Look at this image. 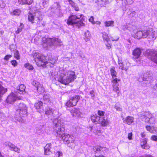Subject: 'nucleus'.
Listing matches in <instances>:
<instances>
[{
	"mask_svg": "<svg viewBox=\"0 0 157 157\" xmlns=\"http://www.w3.org/2000/svg\"><path fill=\"white\" fill-rule=\"evenodd\" d=\"M55 156L56 157H60L63 156V153L60 151H57L55 153Z\"/></svg>",
	"mask_w": 157,
	"mask_h": 157,
	"instance_id": "49530a36",
	"label": "nucleus"
},
{
	"mask_svg": "<svg viewBox=\"0 0 157 157\" xmlns=\"http://www.w3.org/2000/svg\"><path fill=\"white\" fill-rule=\"evenodd\" d=\"M101 117L98 116L96 114L92 115L91 116V119L92 121L96 124L100 123Z\"/></svg>",
	"mask_w": 157,
	"mask_h": 157,
	"instance_id": "5701e85b",
	"label": "nucleus"
},
{
	"mask_svg": "<svg viewBox=\"0 0 157 157\" xmlns=\"http://www.w3.org/2000/svg\"><path fill=\"white\" fill-rule=\"evenodd\" d=\"M33 0H18L17 2L18 5L20 4L29 5L33 3Z\"/></svg>",
	"mask_w": 157,
	"mask_h": 157,
	"instance_id": "a878e982",
	"label": "nucleus"
},
{
	"mask_svg": "<svg viewBox=\"0 0 157 157\" xmlns=\"http://www.w3.org/2000/svg\"><path fill=\"white\" fill-rule=\"evenodd\" d=\"M87 94H90L92 98H94L95 95L94 94V91L93 90H92L91 91L87 92Z\"/></svg>",
	"mask_w": 157,
	"mask_h": 157,
	"instance_id": "de8ad7c7",
	"label": "nucleus"
},
{
	"mask_svg": "<svg viewBox=\"0 0 157 157\" xmlns=\"http://www.w3.org/2000/svg\"><path fill=\"white\" fill-rule=\"evenodd\" d=\"M50 8L51 11L54 13L58 17H61L63 15L60 6L58 2L54 3Z\"/></svg>",
	"mask_w": 157,
	"mask_h": 157,
	"instance_id": "9b49d317",
	"label": "nucleus"
},
{
	"mask_svg": "<svg viewBox=\"0 0 157 157\" xmlns=\"http://www.w3.org/2000/svg\"><path fill=\"white\" fill-rule=\"evenodd\" d=\"M84 39L86 41H88L91 37V34L88 30H87L84 33Z\"/></svg>",
	"mask_w": 157,
	"mask_h": 157,
	"instance_id": "c85d7f7f",
	"label": "nucleus"
},
{
	"mask_svg": "<svg viewBox=\"0 0 157 157\" xmlns=\"http://www.w3.org/2000/svg\"><path fill=\"white\" fill-rule=\"evenodd\" d=\"M3 33H4V32L3 31H0V35H2L3 34Z\"/></svg>",
	"mask_w": 157,
	"mask_h": 157,
	"instance_id": "69168bd1",
	"label": "nucleus"
},
{
	"mask_svg": "<svg viewBox=\"0 0 157 157\" xmlns=\"http://www.w3.org/2000/svg\"><path fill=\"white\" fill-rule=\"evenodd\" d=\"M94 157H105V156H104L103 155H99V156H96V155H95L94 156Z\"/></svg>",
	"mask_w": 157,
	"mask_h": 157,
	"instance_id": "0e129e2a",
	"label": "nucleus"
},
{
	"mask_svg": "<svg viewBox=\"0 0 157 157\" xmlns=\"http://www.w3.org/2000/svg\"><path fill=\"white\" fill-rule=\"evenodd\" d=\"M98 114L99 116L101 117L103 116L105 114V112L101 110H98Z\"/></svg>",
	"mask_w": 157,
	"mask_h": 157,
	"instance_id": "8fccbe9b",
	"label": "nucleus"
},
{
	"mask_svg": "<svg viewBox=\"0 0 157 157\" xmlns=\"http://www.w3.org/2000/svg\"><path fill=\"white\" fill-rule=\"evenodd\" d=\"M147 139L146 138L142 139L140 143V145L141 147L145 149H148L150 147L149 145L147 144Z\"/></svg>",
	"mask_w": 157,
	"mask_h": 157,
	"instance_id": "6ab92c4d",
	"label": "nucleus"
},
{
	"mask_svg": "<svg viewBox=\"0 0 157 157\" xmlns=\"http://www.w3.org/2000/svg\"><path fill=\"white\" fill-rule=\"evenodd\" d=\"M94 152L97 153L98 151H100V146H97L94 147L93 148Z\"/></svg>",
	"mask_w": 157,
	"mask_h": 157,
	"instance_id": "c03bdc74",
	"label": "nucleus"
},
{
	"mask_svg": "<svg viewBox=\"0 0 157 157\" xmlns=\"http://www.w3.org/2000/svg\"><path fill=\"white\" fill-rule=\"evenodd\" d=\"M136 12L135 11H133L132 13H131V15L133 16V15H135V14Z\"/></svg>",
	"mask_w": 157,
	"mask_h": 157,
	"instance_id": "e2e57ef3",
	"label": "nucleus"
},
{
	"mask_svg": "<svg viewBox=\"0 0 157 157\" xmlns=\"http://www.w3.org/2000/svg\"><path fill=\"white\" fill-rule=\"evenodd\" d=\"M111 74L113 78H114L116 77L117 72H116L115 67H113L110 70Z\"/></svg>",
	"mask_w": 157,
	"mask_h": 157,
	"instance_id": "c9c22d12",
	"label": "nucleus"
},
{
	"mask_svg": "<svg viewBox=\"0 0 157 157\" xmlns=\"http://www.w3.org/2000/svg\"><path fill=\"white\" fill-rule=\"evenodd\" d=\"M102 38L104 42H109L110 39L109 38L108 35L105 33H102Z\"/></svg>",
	"mask_w": 157,
	"mask_h": 157,
	"instance_id": "7c9ffc66",
	"label": "nucleus"
},
{
	"mask_svg": "<svg viewBox=\"0 0 157 157\" xmlns=\"http://www.w3.org/2000/svg\"><path fill=\"white\" fill-rule=\"evenodd\" d=\"M58 74L60 75L59 81L61 83L67 85L73 81L76 78L75 72L71 71L64 70L60 68Z\"/></svg>",
	"mask_w": 157,
	"mask_h": 157,
	"instance_id": "7ed1b4c3",
	"label": "nucleus"
},
{
	"mask_svg": "<svg viewBox=\"0 0 157 157\" xmlns=\"http://www.w3.org/2000/svg\"><path fill=\"white\" fill-rule=\"evenodd\" d=\"M105 45H106V48L108 49H109L111 48V45H112L109 43V42H105Z\"/></svg>",
	"mask_w": 157,
	"mask_h": 157,
	"instance_id": "3c124183",
	"label": "nucleus"
},
{
	"mask_svg": "<svg viewBox=\"0 0 157 157\" xmlns=\"http://www.w3.org/2000/svg\"><path fill=\"white\" fill-rule=\"evenodd\" d=\"M14 57L17 59L19 60L20 59V54L19 52L17 50H16L14 51Z\"/></svg>",
	"mask_w": 157,
	"mask_h": 157,
	"instance_id": "4c0bfd02",
	"label": "nucleus"
},
{
	"mask_svg": "<svg viewBox=\"0 0 157 157\" xmlns=\"http://www.w3.org/2000/svg\"><path fill=\"white\" fill-rule=\"evenodd\" d=\"M50 95L49 94H44L43 96L44 100L46 102H48L49 101Z\"/></svg>",
	"mask_w": 157,
	"mask_h": 157,
	"instance_id": "79ce46f5",
	"label": "nucleus"
},
{
	"mask_svg": "<svg viewBox=\"0 0 157 157\" xmlns=\"http://www.w3.org/2000/svg\"><path fill=\"white\" fill-rule=\"evenodd\" d=\"M32 55L36 65L39 67L42 66L44 67L46 66L52 67L57 60L56 58H55L50 57L48 58V61H47L45 56L36 51H33Z\"/></svg>",
	"mask_w": 157,
	"mask_h": 157,
	"instance_id": "f03ea898",
	"label": "nucleus"
},
{
	"mask_svg": "<svg viewBox=\"0 0 157 157\" xmlns=\"http://www.w3.org/2000/svg\"><path fill=\"white\" fill-rule=\"evenodd\" d=\"M67 2H68L71 6L74 8L75 10L76 11L79 10V8L76 4L71 0H67Z\"/></svg>",
	"mask_w": 157,
	"mask_h": 157,
	"instance_id": "473e14b6",
	"label": "nucleus"
},
{
	"mask_svg": "<svg viewBox=\"0 0 157 157\" xmlns=\"http://www.w3.org/2000/svg\"><path fill=\"white\" fill-rule=\"evenodd\" d=\"M45 113L46 114L51 115L54 117H55L58 114V112L56 110L48 107L46 108Z\"/></svg>",
	"mask_w": 157,
	"mask_h": 157,
	"instance_id": "dca6fc26",
	"label": "nucleus"
},
{
	"mask_svg": "<svg viewBox=\"0 0 157 157\" xmlns=\"http://www.w3.org/2000/svg\"><path fill=\"white\" fill-rule=\"evenodd\" d=\"M122 120L124 123L128 125H130L133 123L134 118L133 117L128 116L125 118H123Z\"/></svg>",
	"mask_w": 157,
	"mask_h": 157,
	"instance_id": "aec40b11",
	"label": "nucleus"
},
{
	"mask_svg": "<svg viewBox=\"0 0 157 157\" xmlns=\"http://www.w3.org/2000/svg\"><path fill=\"white\" fill-rule=\"evenodd\" d=\"M152 76V74L151 71H149L144 74L143 75V81H147L149 82H151Z\"/></svg>",
	"mask_w": 157,
	"mask_h": 157,
	"instance_id": "a211bd4d",
	"label": "nucleus"
},
{
	"mask_svg": "<svg viewBox=\"0 0 157 157\" xmlns=\"http://www.w3.org/2000/svg\"><path fill=\"white\" fill-rule=\"evenodd\" d=\"M118 63L120 65L119 68L120 69H121L122 70H124L125 71L127 70V69L123 66V64L121 62V61H119Z\"/></svg>",
	"mask_w": 157,
	"mask_h": 157,
	"instance_id": "a18cd8bd",
	"label": "nucleus"
},
{
	"mask_svg": "<svg viewBox=\"0 0 157 157\" xmlns=\"http://www.w3.org/2000/svg\"><path fill=\"white\" fill-rule=\"evenodd\" d=\"M49 0H42L43 3L44 4V5H45L46 4L47 2H48Z\"/></svg>",
	"mask_w": 157,
	"mask_h": 157,
	"instance_id": "13d9d810",
	"label": "nucleus"
},
{
	"mask_svg": "<svg viewBox=\"0 0 157 157\" xmlns=\"http://www.w3.org/2000/svg\"><path fill=\"white\" fill-rule=\"evenodd\" d=\"M29 20L32 23H36L40 25L44 26V23H42V16L41 12L36 11L33 13H29L28 17Z\"/></svg>",
	"mask_w": 157,
	"mask_h": 157,
	"instance_id": "423d86ee",
	"label": "nucleus"
},
{
	"mask_svg": "<svg viewBox=\"0 0 157 157\" xmlns=\"http://www.w3.org/2000/svg\"><path fill=\"white\" fill-rule=\"evenodd\" d=\"M89 20L90 22H91L93 24H94L96 23L94 21V18L92 16H91L90 17Z\"/></svg>",
	"mask_w": 157,
	"mask_h": 157,
	"instance_id": "603ef678",
	"label": "nucleus"
},
{
	"mask_svg": "<svg viewBox=\"0 0 157 157\" xmlns=\"http://www.w3.org/2000/svg\"><path fill=\"white\" fill-rule=\"evenodd\" d=\"M146 54L149 59L157 66V51L155 49H149L146 51Z\"/></svg>",
	"mask_w": 157,
	"mask_h": 157,
	"instance_id": "9d476101",
	"label": "nucleus"
},
{
	"mask_svg": "<svg viewBox=\"0 0 157 157\" xmlns=\"http://www.w3.org/2000/svg\"><path fill=\"white\" fill-rule=\"evenodd\" d=\"M151 139L153 141L157 142V136L155 135H152L151 137Z\"/></svg>",
	"mask_w": 157,
	"mask_h": 157,
	"instance_id": "09e8293b",
	"label": "nucleus"
},
{
	"mask_svg": "<svg viewBox=\"0 0 157 157\" xmlns=\"http://www.w3.org/2000/svg\"><path fill=\"white\" fill-rule=\"evenodd\" d=\"M54 129L56 133V136L61 138L64 143L72 149L75 148L76 143L75 137L72 135L65 134L64 125L61 120L56 119L53 121Z\"/></svg>",
	"mask_w": 157,
	"mask_h": 157,
	"instance_id": "f257e3e1",
	"label": "nucleus"
},
{
	"mask_svg": "<svg viewBox=\"0 0 157 157\" xmlns=\"http://www.w3.org/2000/svg\"><path fill=\"white\" fill-rule=\"evenodd\" d=\"M42 40L44 43V46L45 44H46L47 47L48 46H58L62 44V42L58 38L43 37Z\"/></svg>",
	"mask_w": 157,
	"mask_h": 157,
	"instance_id": "6e6552de",
	"label": "nucleus"
},
{
	"mask_svg": "<svg viewBox=\"0 0 157 157\" xmlns=\"http://www.w3.org/2000/svg\"><path fill=\"white\" fill-rule=\"evenodd\" d=\"M4 144L6 146L8 147L10 150L13 151L18 153L20 152V149L11 142L7 141Z\"/></svg>",
	"mask_w": 157,
	"mask_h": 157,
	"instance_id": "f3484780",
	"label": "nucleus"
},
{
	"mask_svg": "<svg viewBox=\"0 0 157 157\" xmlns=\"http://www.w3.org/2000/svg\"><path fill=\"white\" fill-rule=\"evenodd\" d=\"M140 135L142 137H144L146 136V134L144 132H142L141 133Z\"/></svg>",
	"mask_w": 157,
	"mask_h": 157,
	"instance_id": "bf43d9fd",
	"label": "nucleus"
},
{
	"mask_svg": "<svg viewBox=\"0 0 157 157\" xmlns=\"http://www.w3.org/2000/svg\"><path fill=\"white\" fill-rule=\"evenodd\" d=\"M100 151H104L108 150L107 148L105 147H100Z\"/></svg>",
	"mask_w": 157,
	"mask_h": 157,
	"instance_id": "4d7b16f0",
	"label": "nucleus"
},
{
	"mask_svg": "<svg viewBox=\"0 0 157 157\" xmlns=\"http://www.w3.org/2000/svg\"><path fill=\"white\" fill-rule=\"evenodd\" d=\"M114 23V21H106L104 22L105 26L106 27L113 26Z\"/></svg>",
	"mask_w": 157,
	"mask_h": 157,
	"instance_id": "f704fd0d",
	"label": "nucleus"
},
{
	"mask_svg": "<svg viewBox=\"0 0 157 157\" xmlns=\"http://www.w3.org/2000/svg\"><path fill=\"white\" fill-rule=\"evenodd\" d=\"M21 10L20 9H16L10 12V14L11 15H13L15 16H18L19 15Z\"/></svg>",
	"mask_w": 157,
	"mask_h": 157,
	"instance_id": "2f4dec72",
	"label": "nucleus"
},
{
	"mask_svg": "<svg viewBox=\"0 0 157 157\" xmlns=\"http://www.w3.org/2000/svg\"><path fill=\"white\" fill-rule=\"evenodd\" d=\"M83 16L82 14L80 15H71L68 18L67 24L68 25H71L73 28H78L82 26H84L82 18Z\"/></svg>",
	"mask_w": 157,
	"mask_h": 157,
	"instance_id": "20e7f679",
	"label": "nucleus"
},
{
	"mask_svg": "<svg viewBox=\"0 0 157 157\" xmlns=\"http://www.w3.org/2000/svg\"><path fill=\"white\" fill-rule=\"evenodd\" d=\"M12 64L14 67L16 66L17 65V63L16 60H13L11 62Z\"/></svg>",
	"mask_w": 157,
	"mask_h": 157,
	"instance_id": "864d4df0",
	"label": "nucleus"
},
{
	"mask_svg": "<svg viewBox=\"0 0 157 157\" xmlns=\"http://www.w3.org/2000/svg\"><path fill=\"white\" fill-rule=\"evenodd\" d=\"M146 128L147 131L152 133H154L155 132V131L154 130V128L151 127L150 126H146Z\"/></svg>",
	"mask_w": 157,
	"mask_h": 157,
	"instance_id": "e433bc0d",
	"label": "nucleus"
},
{
	"mask_svg": "<svg viewBox=\"0 0 157 157\" xmlns=\"http://www.w3.org/2000/svg\"><path fill=\"white\" fill-rule=\"evenodd\" d=\"M134 37L137 39L143 38L142 31H138L134 35Z\"/></svg>",
	"mask_w": 157,
	"mask_h": 157,
	"instance_id": "72a5a7b5",
	"label": "nucleus"
},
{
	"mask_svg": "<svg viewBox=\"0 0 157 157\" xmlns=\"http://www.w3.org/2000/svg\"><path fill=\"white\" fill-rule=\"evenodd\" d=\"M79 99V96L78 95L74 96L67 101L66 103V105L69 107L75 106Z\"/></svg>",
	"mask_w": 157,
	"mask_h": 157,
	"instance_id": "ddd939ff",
	"label": "nucleus"
},
{
	"mask_svg": "<svg viewBox=\"0 0 157 157\" xmlns=\"http://www.w3.org/2000/svg\"><path fill=\"white\" fill-rule=\"evenodd\" d=\"M118 39H119L118 37L116 39H114L113 37H111V38H110V39L111 40L113 41H117L118 40Z\"/></svg>",
	"mask_w": 157,
	"mask_h": 157,
	"instance_id": "680f3d73",
	"label": "nucleus"
},
{
	"mask_svg": "<svg viewBox=\"0 0 157 157\" xmlns=\"http://www.w3.org/2000/svg\"><path fill=\"white\" fill-rule=\"evenodd\" d=\"M27 108L26 105L23 103L19 104V108L17 109L14 117L16 120L19 122H24V117L26 116Z\"/></svg>",
	"mask_w": 157,
	"mask_h": 157,
	"instance_id": "39448f33",
	"label": "nucleus"
},
{
	"mask_svg": "<svg viewBox=\"0 0 157 157\" xmlns=\"http://www.w3.org/2000/svg\"><path fill=\"white\" fill-rule=\"evenodd\" d=\"M24 27V25L23 23H21L20 26L17 29V30L16 32V33L17 34H19L20 32H21L22 30V29Z\"/></svg>",
	"mask_w": 157,
	"mask_h": 157,
	"instance_id": "58836bf2",
	"label": "nucleus"
},
{
	"mask_svg": "<svg viewBox=\"0 0 157 157\" xmlns=\"http://www.w3.org/2000/svg\"><path fill=\"white\" fill-rule=\"evenodd\" d=\"M21 99L20 97L18 96L17 94L12 92L8 96L6 101L8 103L11 104L17 100Z\"/></svg>",
	"mask_w": 157,
	"mask_h": 157,
	"instance_id": "f8f14e48",
	"label": "nucleus"
},
{
	"mask_svg": "<svg viewBox=\"0 0 157 157\" xmlns=\"http://www.w3.org/2000/svg\"><path fill=\"white\" fill-rule=\"evenodd\" d=\"M141 53V51L140 48H136L132 52L133 58L136 59H138L140 57Z\"/></svg>",
	"mask_w": 157,
	"mask_h": 157,
	"instance_id": "412c9836",
	"label": "nucleus"
},
{
	"mask_svg": "<svg viewBox=\"0 0 157 157\" xmlns=\"http://www.w3.org/2000/svg\"><path fill=\"white\" fill-rule=\"evenodd\" d=\"M52 147V144L51 143L47 144L44 147V154L45 155H49L50 154V149Z\"/></svg>",
	"mask_w": 157,
	"mask_h": 157,
	"instance_id": "bb28decb",
	"label": "nucleus"
},
{
	"mask_svg": "<svg viewBox=\"0 0 157 157\" xmlns=\"http://www.w3.org/2000/svg\"><path fill=\"white\" fill-rule=\"evenodd\" d=\"M71 113L73 116L80 117L81 115V112L78 109L73 108L71 111Z\"/></svg>",
	"mask_w": 157,
	"mask_h": 157,
	"instance_id": "b1692460",
	"label": "nucleus"
},
{
	"mask_svg": "<svg viewBox=\"0 0 157 157\" xmlns=\"http://www.w3.org/2000/svg\"><path fill=\"white\" fill-rule=\"evenodd\" d=\"M114 108L117 111H121L122 110V108L121 107L120 105L119 104H116L114 105Z\"/></svg>",
	"mask_w": 157,
	"mask_h": 157,
	"instance_id": "ea45409f",
	"label": "nucleus"
},
{
	"mask_svg": "<svg viewBox=\"0 0 157 157\" xmlns=\"http://www.w3.org/2000/svg\"><path fill=\"white\" fill-rule=\"evenodd\" d=\"M5 6V3L3 2H2V5H0V7L1 8H3Z\"/></svg>",
	"mask_w": 157,
	"mask_h": 157,
	"instance_id": "052dcab7",
	"label": "nucleus"
},
{
	"mask_svg": "<svg viewBox=\"0 0 157 157\" xmlns=\"http://www.w3.org/2000/svg\"><path fill=\"white\" fill-rule=\"evenodd\" d=\"M100 23H101V22L100 21H97V24H98L99 25L100 24Z\"/></svg>",
	"mask_w": 157,
	"mask_h": 157,
	"instance_id": "338daca9",
	"label": "nucleus"
},
{
	"mask_svg": "<svg viewBox=\"0 0 157 157\" xmlns=\"http://www.w3.org/2000/svg\"><path fill=\"white\" fill-rule=\"evenodd\" d=\"M120 80L117 78L113 79L112 81V82L113 83V90L117 93V97H118L120 94V91L118 87L119 84L118 83V82Z\"/></svg>",
	"mask_w": 157,
	"mask_h": 157,
	"instance_id": "4468645a",
	"label": "nucleus"
},
{
	"mask_svg": "<svg viewBox=\"0 0 157 157\" xmlns=\"http://www.w3.org/2000/svg\"><path fill=\"white\" fill-rule=\"evenodd\" d=\"M24 66L25 68L29 70H32L33 68V66L29 63L25 64L24 65Z\"/></svg>",
	"mask_w": 157,
	"mask_h": 157,
	"instance_id": "a19ab883",
	"label": "nucleus"
},
{
	"mask_svg": "<svg viewBox=\"0 0 157 157\" xmlns=\"http://www.w3.org/2000/svg\"><path fill=\"white\" fill-rule=\"evenodd\" d=\"M143 38H147L154 40L157 37V33L152 29H149L148 30L142 31Z\"/></svg>",
	"mask_w": 157,
	"mask_h": 157,
	"instance_id": "1a4fd4ad",
	"label": "nucleus"
},
{
	"mask_svg": "<svg viewBox=\"0 0 157 157\" xmlns=\"http://www.w3.org/2000/svg\"><path fill=\"white\" fill-rule=\"evenodd\" d=\"M124 26H122V29H124V30H125V29H125V28H124Z\"/></svg>",
	"mask_w": 157,
	"mask_h": 157,
	"instance_id": "774afa93",
	"label": "nucleus"
},
{
	"mask_svg": "<svg viewBox=\"0 0 157 157\" xmlns=\"http://www.w3.org/2000/svg\"><path fill=\"white\" fill-rule=\"evenodd\" d=\"M12 56L11 55H8L5 56L4 58V59L6 60H8L9 59L12 57Z\"/></svg>",
	"mask_w": 157,
	"mask_h": 157,
	"instance_id": "5fc2aeb1",
	"label": "nucleus"
},
{
	"mask_svg": "<svg viewBox=\"0 0 157 157\" xmlns=\"http://www.w3.org/2000/svg\"><path fill=\"white\" fill-rule=\"evenodd\" d=\"M135 0H124V2L126 5H130L132 4Z\"/></svg>",
	"mask_w": 157,
	"mask_h": 157,
	"instance_id": "37998d69",
	"label": "nucleus"
},
{
	"mask_svg": "<svg viewBox=\"0 0 157 157\" xmlns=\"http://www.w3.org/2000/svg\"><path fill=\"white\" fill-rule=\"evenodd\" d=\"M33 85L35 86L36 89L40 94L42 93L44 91V88L43 85L40 84L38 82L36 81H34L32 83Z\"/></svg>",
	"mask_w": 157,
	"mask_h": 157,
	"instance_id": "2eb2a0df",
	"label": "nucleus"
},
{
	"mask_svg": "<svg viewBox=\"0 0 157 157\" xmlns=\"http://www.w3.org/2000/svg\"><path fill=\"white\" fill-rule=\"evenodd\" d=\"M108 0H96V2L98 6H104L106 4Z\"/></svg>",
	"mask_w": 157,
	"mask_h": 157,
	"instance_id": "c756f323",
	"label": "nucleus"
},
{
	"mask_svg": "<svg viewBox=\"0 0 157 157\" xmlns=\"http://www.w3.org/2000/svg\"><path fill=\"white\" fill-rule=\"evenodd\" d=\"M25 86L23 84H21L17 87V91L15 92L16 94L19 93L20 94H21L25 93Z\"/></svg>",
	"mask_w": 157,
	"mask_h": 157,
	"instance_id": "393cba45",
	"label": "nucleus"
},
{
	"mask_svg": "<svg viewBox=\"0 0 157 157\" xmlns=\"http://www.w3.org/2000/svg\"><path fill=\"white\" fill-rule=\"evenodd\" d=\"M100 123L101 124L102 126H105L109 124L110 121L107 118L105 117H101L100 121Z\"/></svg>",
	"mask_w": 157,
	"mask_h": 157,
	"instance_id": "cd10ccee",
	"label": "nucleus"
},
{
	"mask_svg": "<svg viewBox=\"0 0 157 157\" xmlns=\"http://www.w3.org/2000/svg\"><path fill=\"white\" fill-rule=\"evenodd\" d=\"M132 132L128 133V139L130 140H132Z\"/></svg>",
	"mask_w": 157,
	"mask_h": 157,
	"instance_id": "6e6d98bb",
	"label": "nucleus"
},
{
	"mask_svg": "<svg viewBox=\"0 0 157 157\" xmlns=\"http://www.w3.org/2000/svg\"><path fill=\"white\" fill-rule=\"evenodd\" d=\"M35 107L39 112H42L44 110L43 103L41 101L36 103L35 105Z\"/></svg>",
	"mask_w": 157,
	"mask_h": 157,
	"instance_id": "4be33fe9",
	"label": "nucleus"
},
{
	"mask_svg": "<svg viewBox=\"0 0 157 157\" xmlns=\"http://www.w3.org/2000/svg\"><path fill=\"white\" fill-rule=\"evenodd\" d=\"M140 118L142 121L149 123L150 124H154L155 122V118L149 111H142L138 114Z\"/></svg>",
	"mask_w": 157,
	"mask_h": 157,
	"instance_id": "0eeeda50",
	"label": "nucleus"
}]
</instances>
